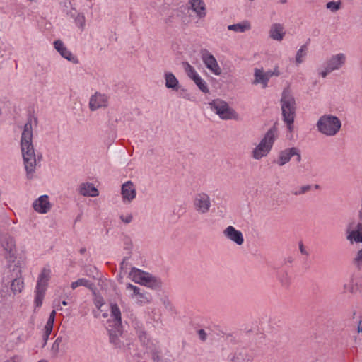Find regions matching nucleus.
Listing matches in <instances>:
<instances>
[{
    "label": "nucleus",
    "mask_w": 362,
    "mask_h": 362,
    "mask_svg": "<svg viewBox=\"0 0 362 362\" xmlns=\"http://www.w3.org/2000/svg\"><path fill=\"white\" fill-rule=\"evenodd\" d=\"M129 278L134 282L151 289L160 288L162 285L160 279L136 267L132 268L129 272Z\"/></svg>",
    "instance_id": "nucleus-4"
},
{
    "label": "nucleus",
    "mask_w": 362,
    "mask_h": 362,
    "mask_svg": "<svg viewBox=\"0 0 362 362\" xmlns=\"http://www.w3.org/2000/svg\"><path fill=\"white\" fill-rule=\"evenodd\" d=\"M255 79L252 82L253 84H261L263 88L268 86V82L270 79L268 72L264 71L263 69H255L254 71Z\"/></svg>",
    "instance_id": "nucleus-22"
},
{
    "label": "nucleus",
    "mask_w": 362,
    "mask_h": 362,
    "mask_svg": "<svg viewBox=\"0 0 362 362\" xmlns=\"http://www.w3.org/2000/svg\"><path fill=\"white\" fill-rule=\"evenodd\" d=\"M51 274H52V271H51L50 267L49 266L44 267L41 269V271L37 276V284H36L35 287L47 290V287H48L49 281L51 278Z\"/></svg>",
    "instance_id": "nucleus-21"
},
{
    "label": "nucleus",
    "mask_w": 362,
    "mask_h": 362,
    "mask_svg": "<svg viewBox=\"0 0 362 362\" xmlns=\"http://www.w3.org/2000/svg\"><path fill=\"white\" fill-rule=\"evenodd\" d=\"M346 233L347 240L351 243H362V223H349Z\"/></svg>",
    "instance_id": "nucleus-11"
},
{
    "label": "nucleus",
    "mask_w": 362,
    "mask_h": 362,
    "mask_svg": "<svg viewBox=\"0 0 362 362\" xmlns=\"http://www.w3.org/2000/svg\"><path fill=\"white\" fill-rule=\"evenodd\" d=\"M267 72L270 78L273 76H279L281 74L278 66H275L273 70L267 71Z\"/></svg>",
    "instance_id": "nucleus-42"
},
{
    "label": "nucleus",
    "mask_w": 362,
    "mask_h": 362,
    "mask_svg": "<svg viewBox=\"0 0 362 362\" xmlns=\"http://www.w3.org/2000/svg\"><path fill=\"white\" fill-rule=\"evenodd\" d=\"M193 205L195 211L199 214H206L211 206V198L206 193H197L194 197Z\"/></svg>",
    "instance_id": "nucleus-9"
},
{
    "label": "nucleus",
    "mask_w": 362,
    "mask_h": 362,
    "mask_svg": "<svg viewBox=\"0 0 362 362\" xmlns=\"http://www.w3.org/2000/svg\"><path fill=\"white\" fill-rule=\"evenodd\" d=\"M199 337L201 340L205 341L206 339V333L204 329H199L198 331Z\"/></svg>",
    "instance_id": "nucleus-49"
},
{
    "label": "nucleus",
    "mask_w": 362,
    "mask_h": 362,
    "mask_svg": "<svg viewBox=\"0 0 362 362\" xmlns=\"http://www.w3.org/2000/svg\"><path fill=\"white\" fill-rule=\"evenodd\" d=\"M280 104L283 120L286 124L288 130L291 132L293 130L296 102L289 88H286L282 91Z\"/></svg>",
    "instance_id": "nucleus-2"
},
{
    "label": "nucleus",
    "mask_w": 362,
    "mask_h": 362,
    "mask_svg": "<svg viewBox=\"0 0 362 362\" xmlns=\"http://www.w3.org/2000/svg\"><path fill=\"white\" fill-rule=\"evenodd\" d=\"M103 300L102 298H98L95 300V304L97 308H100L103 305Z\"/></svg>",
    "instance_id": "nucleus-52"
},
{
    "label": "nucleus",
    "mask_w": 362,
    "mask_h": 362,
    "mask_svg": "<svg viewBox=\"0 0 362 362\" xmlns=\"http://www.w3.org/2000/svg\"><path fill=\"white\" fill-rule=\"evenodd\" d=\"M202 60L206 67L214 75L219 76L221 74V69L218 65L215 57L207 49L201 52Z\"/></svg>",
    "instance_id": "nucleus-10"
},
{
    "label": "nucleus",
    "mask_w": 362,
    "mask_h": 362,
    "mask_svg": "<svg viewBox=\"0 0 362 362\" xmlns=\"http://www.w3.org/2000/svg\"><path fill=\"white\" fill-rule=\"evenodd\" d=\"M286 35L285 28L279 23H272L269 30V37L276 41L281 42Z\"/></svg>",
    "instance_id": "nucleus-20"
},
{
    "label": "nucleus",
    "mask_w": 362,
    "mask_h": 362,
    "mask_svg": "<svg viewBox=\"0 0 362 362\" xmlns=\"http://www.w3.org/2000/svg\"><path fill=\"white\" fill-rule=\"evenodd\" d=\"M152 358L155 362H161L159 354L158 351H153L152 353Z\"/></svg>",
    "instance_id": "nucleus-50"
},
{
    "label": "nucleus",
    "mask_w": 362,
    "mask_h": 362,
    "mask_svg": "<svg viewBox=\"0 0 362 362\" xmlns=\"http://www.w3.org/2000/svg\"><path fill=\"white\" fill-rule=\"evenodd\" d=\"M164 78L165 81V85L167 88L173 89L174 90H179V81L173 73L165 72L164 74Z\"/></svg>",
    "instance_id": "nucleus-28"
},
{
    "label": "nucleus",
    "mask_w": 362,
    "mask_h": 362,
    "mask_svg": "<svg viewBox=\"0 0 362 362\" xmlns=\"http://www.w3.org/2000/svg\"><path fill=\"white\" fill-rule=\"evenodd\" d=\"M136 334L138 335V337H139L140 341L143 344H146V342L148 341V337H147L146 332L143 329L139 328L137 329Z\"/></svg>",
    "instance_id": "nucleus-41"
},
{
    "label": "nucleus",
    "mask_w": 362,
    "mask_h": 362,
    "mask_svg": "<svg viewBox=\"0 0 362 362\" xmlns=\"http://www.w3.org/2000/svg\"><path fill=\"white\" fill-rule=\"evenodd\" d=\"M55 317H56V311L52 310L49 314L48 320H47V321L45 324V326L44 327V329H43L42 337H43V339H44L45 344L47 343V341L48 340L49 337L52 332Z\"/></svg>",
    "instance_id": "nucleus-26"
},
{
    "label": "nucleus",
    "mask_w": 362,
    "mask_h": 362,
    "mask_svg": "<svg viewBox=\"0 0 362 362\" xmlns=\"http://www.w3.org/2000/svg\"><path fill=\"white\" fill-rule=\"evenodd\" d=\"M111 319L108 320V325L122 326V316L119 308L117 304L111 305Z\"/></svg>",
    "instance_id": "nucleus-25"
},
{
    "label": "nucleus",
    "mask_w": 362,
    "mask_h": 362,
    "mask_svg": "<svg viewBox=\"0 0 362 362\" xmlns=\"http://www.w3.org/2000/svg\"><path fill=\"white\" fill-rule=\"evenodd\" d=\"M124 244V249L125 250H131L132 249V240H130V238H125Z\"/></svg>",
    "instance_id": "nucleus-47"
},
{
    "label": "nucleus",
    "mask_w": 362,
    "mask_h": 362,
    "mask_svg": "<svg viewBox=\"0 0 362 362\" xmlns=\"http://www.w3.org/2000/svg\"><path fill=\"white\" fill-rule=\"evenodd\" d=\"M315 187L316 189H318V188H319V185H315Z\"/></svg>",
    "instance_id": "nucleus-59"
},
{
    "label": "nucleus",
    "mask_w": 362,
    "mask_h": 362,
    "mask_svg": "<svg viewBox=\"0 0 362 362\" xmlns=\"http://www.w3.org/2000/svg\"><path fill=\"white\" fill-rule=\"evenodd\" d=\"M51 203L47 195H42L33 203V209L39 214H47L51 209Z\"/></svg>",
    "instance_id": "nucleus-18"
},
{
    "label": "nucleus",
    "mask_w": 362,
    "mask_h": 362,
    "mask_svg": "<svg viewBox=\"0 0 362 362\" xmlns=\"http://www.w3.org/2000/svg\"><path fill=\"white\" fill-rule=\"evenodd\" d=\"M280 2L281 4H285V3H286V0H280Z\"/></svg>",
    "instance_id": "nucleus-56"
},
{
    "label": "nucleus",
    "mask_w": 362,
    "mask_h": 362,
    "mask_svg": "<svg viewBox=\"0 0 362 362\" xmlns=\"http://www.w3.org/2000/svg\"><path fill=\"white\" fill-rule=\"evenodd\" d=\"M180 97L190 100L189 95L186 92L185 89H182V92L180 93Z\"/></svg>",
    "instance_id": "nucleus-51"
},
{
    "label": "nucleus",
    "mask_w": 362,
    "mask_h": 362,
    "mask_svg": "<svg viewBox=\"0 0 362 362\" xmlns=\"http://www.w3.org/2000/svg\"><path fill=\"white\" fill-rule=\"evenodd\" d=\"M72 17H74V21L76 25L81 29L83 30L86 25V18L84 14L81 13H77L76 16H75L74 14L71 15Z\"/></svg>",
    "instance_id": "nucleus-36"
},
{
    "label": "nucleus",
    "mask_w": 362,
    "mask_h": 362,
    "mask_svg": "<svg viewBox=\"0 0 362 362\" xmlns=\"http://www.w3.org/2000/svg\"><path fill=\"white\" fill-rule=\"evenodd\" d=\"M62 304L63 305H64V306H65V305H68V303H67L66 300H63V301L62 302Z\"/></svg>",
    "instance_id": "nucleus-55"
},
{
    "label": "nucleus",
    "mask_w": 362,
    "mask_h": 362,
    "mask_svg": "<svg viewBox=\"0 0 362 362\" xmlns=\"http://www.w3.org/2000/svg\"><path fill=\"white\" fill-rule=\"evenodd\" d=\"M121 194L124 204L131 203L136 196V187L131 181H127L122 185Z\"/></svg>",
    "instance_id": "nucleus-13"
},
{
    "label": "nucleus",
    "mask_w": 362,
    "mask_h": 362,
    "mask_svg": "<svg viewBox=\"0 0 362 362\" xmlns=\"http://www.w3.org/2000/svg\"><path fill=\"white\" fill-rule=\"evenodd\" d=\"M57 308V310H60L62 309V308L60 307L59 305H58Z\"/></svg>",
    "instance_id": "nucleus-58"
},
{
    "label": "nucleus",
    "mask_w": 362,
    "mask_h": 362,
    "mask_svg": "<svg viewBox=\"0 0 362 362\" xmlns=\"http://www.w3.org/2000/svg\"><path fill=\"white\" fill-rule=\"evenodd\" d=\"M307 47L305 45H303L300 47V49L297 51L296 54V63L297 64H300L303 62L304 58L306 55Z\"/></svg>",
    "instance_id": "nucleus-35"
},
{
    "label": "nucleus",
    "mask_w": 362,
    "mask_h": 362,
    "mask_svg": "<svg viewBox=\"0 0 362 362\" xmlns=\"http://www.w3.org/2000/svg\"><path fill=\"white\" fill-rule=\"evenodd\" d=\"M126 291L128 292V296L132 300L135 298L136 295L141 291V288L136 286H134L130 283H127L125 285Z\"/></svg>",
    "instance_id": "nucleus-33"
},
{
    "label": "nucleus",
    "mask_w": 362,
    "mask_h": 362,
    "mask_svg": "<svg viewBox=\"0 0 362 362\" xmlns=\"http://www.w3.org/2000/svg\"><path fill=\"white\" fill-rule=\"evenodd\" d=\"M327 8L330 10L332 12H336L340 8L341 3L339 1H329L326 5Z\"/></svg>",
    "instance_id": "nucleus-40"
},
{
    "label": "nucleus",
    "mask_w": 362,
    "mask_h": 362,
    "mask_svg": "<svg viewBox=\"0 0 362 362\" xmlns=\"http://www.w3.org/2000/svg\"><path fill=\"white\" fill-rule=\"evenodd\" d=\"M223 234L226 238L238 245H242L244 243V237L242 232L237 230L234 226H228L226 227L223 230Z\"/></svg>",
    "instance_id": "nucleus-15"
},
{
    "label": "nucleus",
    "mask_w": 362,
    "mask_h": 362,
    "mask_svg": "<svg viewBox=\"0 0 362 362\" xmlns=\"http://www.w3.org/2000/svg\"><path fill=\"white\" fill-rule=\"evenodd\" d=\"M332 72V71L328 70V66L325 64V69L319 72V74L322 77L325 78L328 74Z\"/></svg>",
    "instance_id": "nucleus-48"
},
{
    "label": "nucleus",
    "mask_w": 362,
    "mask_h": 362,
    "mask_svg": "<svg viewBox=\"0 0 362 362\" xmlns=\"http://www.w3.org/2000/svg\"><path fill=\"white\" fill-rule=\"evenodd\" d=\"M107 331L109 332L110 342L117 349L124 351L129 349V343H125L123 336L122 326L108 325Z\"/></svg>",
    "instance_id": "nucleus-8"
},
{
    "label": "nucleus",
    "mask_w": 362,
    "mask_h": 362,
    "mask_svg": "<svg viewBox=\"0 0 362 362\" xmlns=\"http://www.w3.org/2000/svg\"><path fill=\"white\" fill-rule=\"evenodd\" d=\"M21 148L27 178H33L37 160L33 145V126L31 121L24 125L21 134Z\"/></svg>",
    "instance_id": "nucleus-1"
},
{
    "label": "nucleus",
    "mask_w": 362,
    "mask_h": 362,
    "mask_svg": "<svg viewBox=\"0 0 362 362\" xmlns=\"http://www.w3.org/2000/svg\"><path fill=\"white\" fill-rule=\"evenodd\" d=\"M316 126L321 134L327 136H333L340 131L341 122L337 116L325 114L319 118Z\"/></svg>",
    "instance_id": "nucleus-3"
},
{
    "label": "nucleus",
    "mask_w": 362,
    "mask_h": 362,
    "mask_svg": "<svg viewBox=\"0 0 362 362\" xmlns=\"http://www.w3.org/2000/svg\"><path fill=\"white\" fill-rule=\"evenodd\" d=\"M182 66L187 76L190 78L192 80H194V78H197L199 76V74L197 72L195 69L192 66H191L188 62H184L182 64Z\"/></svg>",
    "instance_id": "nucleus-34"
},
{
    "label": "nucleus",
    "mask_w": 362,
    "mask_h": 362,
    "mask_svg": "<svg viewBox=\"0 0 362 362\" xmlns=\"http://www.w3.org/2000/svg\"><path fill=\"white\" fill-rule=\"evenodd\" d=\"M78 192L80 194L84 197H95L99 195V192L93 184L90 182H83L79 185Z\"/></svg>",
    "instance_id": "nucleus-23"
},
{
    "label": "nucleus",
    "mask_w": 362,
    "mask_h": 362,
    "mask_svg": "<svg viewBox=\"0 0 362 362\" xmlns=\"http://www.w3.org/2000/svg\"><path fill=\"white\" fill-rule=\"evenodd\" d=\"M193 81L203 93H209V90L206 81L199 75L194 78Z\"/></svg>",
    "instance_id": "nucleus-37"
},
{
    "label": "nucleus",
    "mask_w": 362,
    "mask_h": 362,
    "mask_svg": "<svg viewBox=\"0 0 362 362\" xmlns=\"http://www.w3.org/2000/svg\"><path fill=\"white\" fill-rule=\"evenodd\" d=\"M47 290L35 288L34 290V310L36 311L42 305Z\"/></svg>",
    "instance_id": "nucleus-30"
},
{
    "label": "nucleus",
    "mask_w": 362,
    "mask_h": 362,
    "mask_svg": "<svg viewBox=\"0 0 362 362\" xmlns=\"http://www.w3.org/2000/svg\"><path fill=\"white\" fill-rule=\"evenodd\" d=\"M310 189H311V186L309 185H304V186L300 187L298 188H296V189H294L292 192V194L296 196L301 195V194H304L307 193Z\"/></svg>",
    "instance_id": "nucleus-39"
},
{
    "label": "nucleus",
    "mask_w": 362,
    "mask_h": 362,
    "mask_svg": "<svg viewBox=\"0 0 362 362\" xmlns=\"http://www.w3.org/2000/svg\"><path fill=\"white\" fill-rule=\"evenodd\" d=\"M132 218H133L132 215L130 214L120 216V219L122 220V222H124L125 223H131L132 221Z\"/></svg>",
    "instance_id": "nucleus-45"
},
{
    "label": "nucleus",
    "mask_w": 362,
    "mask_h": 362,
    "mask_svg": "<svg viewBox=\"0 0 362 362\" xmlns=\"http://www.w3.org/2000/svg\"><path fill=\"white\" fill-rule=\"evenodd\" d=\"M293 157V147L288 148L281 151L279 154L277 158L274 160L279 166H284L286 163H288L291 158Z\"/></svg>",
    "instance_id": "nucleus-24"
},
{
    "label": "nucleus",
    "mask_w": 362,
    "mask_h": 362,
    "mask_svg": "<svg viewBox=\"0 0 362 362\" xmlns=\"http://www.w3.org/2000/svg\"><path fill=\"white\" fill-rule=\"evenodd\" d=\"M299 250H300V252H301L302 254H304V255H308L307 251H306V250H305V248H304V245H303V243H300V245H299Z\"/></svg>",
    "instance_id": "nucleus-53"
},
{
    "label": "nucleus",
    "mask_w": 362,
    "mask_h": 362,
    "mask_svg": "<svg viewBox=\"0 0 362 362\" xmlns=\"http://www.w3.org/2000/svg\"><path fill=\"white\" fill-rule=\"evenodd\" d=\"M62 341V337H59L56 339V340L54 341L53 345H52V350L55 352V353H58L59 351V345L61 344V342Z\"/></svg>",
    "instance_id": "nucleus-43"
},
{
    "label": "nucleus",
    "mask_w": 362,
    "mask_h": 362,
    "mask_svg": "<svg viewBox=\"0 0 362 362\" xmlns=\"http://www.w3.org/2000/svg\"><path fill=\"white\" fill-rule=\"evenodd\" d=\"M53 45L54 49L60 54L63 58L67 59L74 64L79 63L78 57L73 54V53L66 47L65 44L61 40H54Z\"/></svg>",
    "instance_id": "nucleus-12"
},
{
    "label": "nucleus",
    "mask_w": 362,
    "mask_h": 362,
    "mask_svg": "<svg viewBox=\"0 0 362 362\" xmlns=\"http://www.w3.org/2000/svg\"><path fill=\"white\" fill-rule=\"evenodd\" d=\"M133 300L137 305L143 306L151 303L152 296L150 293L141 290Z\"/></svg>",
    "instance_id": "nucleus-29"
},
{
    "label": "nucleus",
    "mask_w": 362,
    "mask_h": 362,
    "mask_svg": "<svg viewBox=\"0 0 362 362\" xmlns=\"http://www.w3.org/2000/svg\"><path fill=\"white\" fill-rule=\"evenodd\" d=\"M346 62V55L344 53H337L332 55L325 64L329 71L339 70Z\"/></svg>",
    "instance_id": "nucleus-14"
},
{
    "label": "nucleus",
    "mask_w": 362,
    "mask_h": 362,
    "mask_svg": "<svg viewBox=\"0 0 362 362\" xmlns=\"http://www.w3.org/2000/svg\"><path fill=\"white\" fill-rule=\"evenodd\" d=\"M38 362H48L47 360L42 359L39 361Z\"/></svg>",
    "instance_id": "nucleus-57"
},
{
    "label": "nucleus",
    "mask_w": 362,
    "mask_h": 362,
    "mask_svg": "<svg viewBox=\"0 0 362 362\" xmlns=\"http://www.w3.org/2000/svg\"><path fill=\"white\" fill-rule=\"evenodd\" d=\"M228 30L235 33H243L251 29V24L248 21H243L240 23L229 25L227 27Z\"/></svg>",
    "instance_id": "nucleus-31"
},
{
    "label": "nucleus",
    "mask_w": 362,
    "mask_h": 362,
    "mask_svg": "<svg viewBox=\"0 0 362 362\" xmlns=\"http://www.w3.org/2000/svg\"><path fill=\"white\" fill-rule=\"evenodd\" d=\"M24 264L23 260L16 259L8 266L9 275L8 277L11 281V289L14 293H21L24 288V281L22 278V268Z\"/></svg>",
    "instance_id": "nucleus-5"
},
{
    "label": "nucleus",
    "mask_w": 362,
    "mask_h": 362,
    "mask_svg": "<svg viewBox=\"0 0 362 362\" xmlns=\"http://www.w3.org/2000/svg\"><path fill=\"white\" fill-rule=\"evenodd\" d=\"M354 261L358 266L362 265V249L358 252Z\"/></svg>",
    "instance_id": "nucleus-46"
},
{
    "label": "nucleus",
    "mask_w": 362,
    "mask_h": 362,
    "mask_svg": "<svg viewBox=\"0 0 362 362\" xmlns=\"http://www.w3.org/2000/svg\"><path fill=\"white\" fill-rule=\"evenodd\" d=\"M358 332H362V319L359 321L358 325Z\"/></svg>",
    "instance_id": "nucleus-54"
},
{
    "label": "nucleus",
    "mask_w": 362,
    "mask_h": 362,
    "mask_svg": "<svg viewBox=\"0 0 362 362\" xmlns=\"http://www.w3.org/2000/svg\"><path fill=\"white\" fill-rule=\"evenodd\" d=\"M78 286H84L89 289H92L93 284L85 278H81L78 279L77 281L72 282L71 284V288L73 290L76 289Z\"/></svg>",
    "instance_id": "nucleus-32"
},
{
    "label": "nucleus",
    "mask_w": 362,
    "mask_h": 362,
    "mask_svg": "<svg viewBox=\"0 0 362 362\" xmlns=\"http://www.w3.org/2000/svg\"><path fill=\"white\" fill-rule=\"evenodd\" d=\"M1 244L5 251L9 255V258H12L14 255L15 243L13 238L10 236H4L1 238Z\"/></svg>",
    "instance_id": "nucleus-27"
},
{
    "label": "nucleus",
    "mask_w": 362,
    "mask_h": 362,
    "mask_svg": "<svg viewBox=\"0 0 362 362\" xmlns=\"http://www.w3.org/2000/svg\"><path fill=\"white\" fill-rule=\"evenodd\" d=\"M296 157V161L300 163L301 161L300 151L296 147H293V157Z\"/></svg>",
    "instance_id": "nucleus-44"
},
{
    "label": "nucleus",
    "mask_w": 362,
    "mask_h": 362,
    "mask_svg": "<svg viewBox=\"0 0 362 362\" xmlns=\"http://www.w3.org/2000/svg\"><path fill=\"white\" fill-rule=\"evenodd\" d=\"M253 358V354L250 351L246 349H240L236 350L233 354H232V355L229 357V361L252 362Z\"/></svg>",
    "instance_id": "nucleus-17"
},
{
    "label": "nucleus",
    "mask_w": 362,
    "mask_h": 362,
    "mask_svg": "<svg viewBox=\"0 0 362 362\" xmlns=\"http://www.w3.org/2000/svg\"><path fill=\"white\" fill-rule=\"evenodd\" d=\"M209 105L211 111L218 115L221 119H232L237 117L235 111L223 100L215 99L210 102Z\"/></svg>",
    "instance_id": "nucleus-7"
},
{
    "label": "nucleus",
    "mask_w": 362,
    "mask_h": 362,
    "mask_svg": "<svg viewBox=\"0 0 362 362\" xmlns=\"http://www.w3.org/2000/svg\"><path fill=\"white\" fill-rule=\"evenodd\" d=\"M276 138V130L274 129H270L265 134L259 144L252 151V157L255 160H259L267 156L271 151Z\"/></svg>",
    "instance_id": "nucleus-6"
},
{
    "label": "nucleus",
    "mask_w": 362,
    "mask_h": 362,
    "mask_svg": "<svg viewBox=\"0 0 362 362\" xmlns=\"http://www.w3.org/2000/svg\"><path fill=\"white\" fill-rule=\"evenodd\" d=\"M108 105V97L100 93H95L91 96L89 101V108L95 111L99 108L105 107Z\"/></svg>",
    "instance_id": "nucleus-16"
},
{
    "label": "nucleus",
    "mask_w": 362,
    "mask_h": 362,
    "mask_svg": "<svg viewBox=\"0 0 362 362\" xmlns=\"http://www.w3.org/2000/svg\"><path fill=\"white\" fill-rule=\"evenodd\" d=\"M279 280L281 284V286L284 288H288L291 284V278L286 273L283 274L281 276Z\"/></svg>",
    "instance_id": "nucleus-38"
},
{
    "label": "nucleus",
    "mask_w": 362,
    "mask_h": 362,
    "mask_svg": "<svg viewBox=\"0 0 362 362\" xmlns=\"http://www.w3.org/2000/svg\"><path fill=\"white\" fill-rule=\"evenodd\" d=\"M188 3L189 8L198 18L202 19L206 16L207 9L204 0H189Z\"/></svg>",
    "instance_id": "nucleus-19"
}]
</instances>
